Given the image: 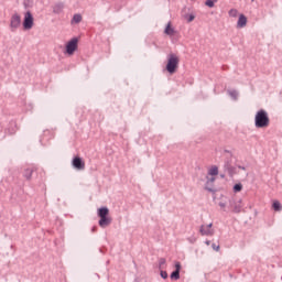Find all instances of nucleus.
<instances>
[{"label": "nucleus", "mask_w": 282, "mask_h": 282, "mask_svg": "<svg viewBox=\"0 0 282 282\" xmlns=\"http://www.w3.org/2000/svg\"><path fill=\"white\" fill-rule=\"evenodd\" d=\"M23 28L24 30H32L34 28V15L30 11L24 13Z\"/></svg>", "instance_id": "3"}, {"label": "nucleus", "mask_w": 282, "mask_h": 282, "mask_svg": "<svg viewBox=\"0 0 282 282\" xmlns=\"http://www.w3.org/2000/svg\"><path fill=\"white\" fill-rule=\"evenodd\" d=\"M18 28H21V15L14 13L10 19V30L11 32H15Z\"/></svg>", "instance_id": "5"}, {"label": "nucleus", "mask_w": 282, "mask_h": 282, "mask_svg": "<svg viewBox=\"0 0 282 282\" xmlns=\"http://www.w3.org/2000/svg\"><path fill=\"white\" fill-rule=\"evenodd\" d=\"M242 189H243V185L241 183L234 185V193H240V191Z\"/></svg>", "instance_id": "22"}, {"label": "nucleus", "mask_w": 282, "mask_h": 282, "mask_svg": "<svg viewBox=\"0 0 282 282\" xmlns=\"http://www.w3.org/2000/svg\"><path fill=\"white\" fill-rule=\"evenodd\" d=\"M246 25H248V18H246V15L243 14H240L237 22V28L241 29V28H246Z\"/></svg>", "instance_id": "9"}, {"label": "nucleus", "mask_w": 282, "mask_h": 282, "mask_svg": "<svg viewBox=\"0 0 282 282\" xmlns=\"http://www.w3.org/2000/svg\"><path fill=\"white\" fill-rule=\"evenodd\" d=\"M212 248H213V250H215L216 252H219V245L213 243V245H212Z\"/></svg>", "instance_id": "28"}, {"label": "nucleus", "mask_w": 282, "mask_h": 282, "mask_svg": "<svg viewBox=\"0 0 282 282\" xmlns=\"http://www.w3.org/2000/svg\"><path fill=\"white\" fill-rule=\"evenodd\" d=\"M188 241H189L191 243H193V242L195 241V239H191V238H189Z\"/></svg>", "instance_id": "33"}, {"label": "nucleus", "mask_w": 282, "mask_h": 282, "mask_svg": "<svg viewBox=\"0 0 282 282\" xmlns=\"http://www.w3.org/2000/svg\"><path fill=\"white\" fill-rule=\"evenodd\" d=\"M208 175H212V176L219 175V167H217V165L212 166L208 170Z\"/></svg>", "instance_id": "16"}, {"label": "nucleus", "mask_w": 282, "mask_h": 282, "mask_svg": "<svg viewBox=\"0 0 282 282\" xmlns=\"http://www.w3.org/2000/svg\"><path fill=\"white\" fill-rule=\"evenodd\" d=\"M273 209L276 212V213H281L282 210V206H281V203L279 200H275L273 202Z\"/></svg>", "instance_id": "19"}, {"label": "nucleus", "mask_w": 282, "mask_h": 282, "mask_svg": "<svg viewBox=\"0 0 282 282\" xmlns=\"http://www.w3.org/2000/svg\"><path fill=\"white\" fill-rule=\"evenodd\" d=\"M182 270V264L180 262H175V271L180 272Z\"/></svg>", "instance_id": "27"}, {"label": "nucleus", "mask_w": 282, "mask_h": 282, "mask_svg": "<svg viewBox=\"0 0 282 282\" xmlns=\"http://www.w3.org/2000/svg\"><path fill=\"white\" fill-rule=\"evenodd\" d=\"M160 275H161V279H169V273H166V271H161Z\"/></svg>", "instance_id": "26"}, {"label": "nucleus", "mask_w": 282, "mask_h": 282, "mask_svg": "<svg viewBox=\"0 0 282 282\" xmlns=\"http://www.w3.org/2000/svg\"><path fill=\"white\" fill-rule=\"evenodd\" d=\"M199 232H200V235H203V237H213V235H214L213 223H210L208 225H202Z\"/></svg>", "instance_id": "7"}, {"label": "nucleus", "mask_w": 282, "mask_h": 282, "mask_svg": "<svg viewBox=\"0 0 282 282\" xmlns=\"http://www.w3.org/2000/svg\"><path fill=\"white\" fill-rule=\"evenodd\" d=\"M224 170L226 171V173H228L230 177L235 175V166H232V164H230L229 161L225 162Z\"/></svg>", "instance_id": "10"}, {"label": "nucleus", "mask_w": 282, "mask_h": 282, "mask_svg": "<svg viewBox=\"0 0 282 282\" xmlns=\"http://www.w3.org/2000/svg\"><path fill=\"white\" fill-rule=\"evenodd\" d=\"M177 65H180V58L176 57L175 54H170L167 59L166 69L169 74H175V70L177 69Z\"/></svg>", "instance_id": "2"}, {"label": "nucleus", "mask_w": 282, "mask_h": 282, "mask_svg": "<svg viewBox=\"0 0 282 282\" xmlns=\"http://www.w3.org/2000/svg\"><path fill=\"white\" fill-rule=\"evenodd\" d=\"M83 21V15L77 13L73 15L72 23H80Z\"/></svg>", "instance_id": "17"}, {"label": "nucleus", "mask_w": 282, "mask_h": 282, "mask_svg": "<svg viewBox=\"0 0 282 282\" xmlns=\"http://www.w3.org/2000/svg\"><path fill=\"white\" fill-rule=\"evenodd\" d=\"M188 23H191L192 21H195V15L191 14L189 18L187 19Z\"/></svg>", "instance_id": "29"}, {"label": "nucleus", "mask_w": 282, "mask_h": 282, "mask_svg": "<svg viewBox=\"0 0 282 282\" xmlns=\"http://www.w3.org/2000/svg\"><path fill=\"white\" fill-rule=\"evenodd\" d=\"M217 1L219 0H206L205 6H207V8H215V4L217 3Z\"/></svg>", "instance_id": "20"}, {"label": "nucleus", "mask_w": 282, "mask_h": 282, "mask_svg": "<svg viewBox=\"0 0 282 282\" xmlns=\"http://www.w3.org/2000/svg\"><path fill=\"white\" fill-rule=\"evenodd\" d=\"M228 94H229L230 98H232V100H238L239 91H237V90H228Z\"/></svg>", "instance_id": "18"}, {"label": "nucleus", "mask_w": 282, "mask_h": 282, "mask_svg": "<svg viewBox=\"0 0 282 282\" xmlns=\"http://www.w3.org/2000/svg\"><path fill=\"white\" fill-rule=\"evenodd\" d=\"M237 14H238V11H237V9H231V10H229V17H237Z\"/></svg>", "instance_id": "24"}, {"label": "nucleus", "mask_w": 282, "mask_h": 282, "mask_svg": "<svg viewBox=\"0 0 282 282\" xmlns=\"http://www.w3.org/2000/svg\"><path fill=\"white\" fill-rule=\"evenodd\" d=\"M238 167L241 169V171H246L245 166L239 165Z\"/></svg>", "instance_id": "31"}, {"label": "nucleus", "mask_w": 282, "mask_h": 282, "mask_svg": "<svg viewBox=\"0 0 282 282\" xmlns=\"http://www.w3.org/2000/svg\"><path fill=\"white\" fill-rule=\"evenodd\" d=\"M170 278L174 281H178L180 279V271H173L170 275Z\"/></svg>", "instance_id": "23"}, {"label": "nucleus", "mask_w": 282, "mask_h": 282, "mask_svg": "<svg viewBox=\"0 0 282 282\" xmlns=\"http://www.w3.org/2000/svg\"><path fill=\"white\" fill-rule=\"evenodd\" d=\"M162 265H166V259L160 258L159 260V268H162Z\"/></svg>", "instance_id": "25"}, {"label": "nucleus", "mask_w": 282, "mask_h": 282, "mask_svg": "<svg viewBox=\"0 0 282 282\" xmlns=\"http://www.w3.org/2000/svg\"><path fill=\"white\" fill-rule=\"evenodd\" d=\"M73 166L77 171H85V162H83V159H80V156H76L73 159Z\"/></svg>", "instance_id": "8"}, {"label": "nucleus", "mask_w": 282, "mask_h": 282, "mask_svg": "<svg viewBox=\"0 0 282 282\" xmlns=\"http://www.w3.org/2000/svg\"><path fill=\"white\" fill-rule=\"evenodd\" d=\"M254 127L256 129H265L270 127V117L268 116V111L260 109L254 117Z\"/></svg>", "instance_id": "1"}, {"label": "nucleus", "mask_w": 282, "mask_h": 282, "mask_svg": "<svg viewBox=\"0 0 282 282\" xmlns=\"http://www.w3.org/2000/svg\"><path fill=\"white\" fill-rule=\"evenodd\" d=\"M220 177H226V175L221 174Z\"/></svg>", "instance_id": "34"}, {"label": "nucleus", "mask_w": 282, "mask_h": 282, "mask_svg": "<svg viewBox=\"0 0 282 282\" xmlns=\"http://www.w3.org/2000/svg\"><path fill=\"white\" fill-rule=\"evenodd\" d=\"M164 32H165V34H166L167 36H174V35H175V29H173V28L171 26V22L167 23V25H166Z\"/></svg>", "instance_id": "14"}, {"label": "nucleus", "mask_w": 282, "mask_h": 282, "mask_svg": "<svg viewBox=\"0 0 282 282\" xmlns=\"http://www.w3.org/2000/svg\"><path fill=\"white\" fill-rule=\"evenodd\" d=\"M109 215V208L101 207L98 209V217H108Z\"/></svg>", "instance_id": "15"}, {"label": "nucleus", "mask_w": 282, "mask_h": 282, "mask_svg": "<svg viewBox=\"0 0 282 282\" xmlns=\"http://www.w3.org/2000/svg\"><path fill=\"white\" fill-rule=\"evenodd\" d=\"M65 8V4L63 2H59L53 7L54 14H61Z\"/></svg>", "instance_id": "13"}, {"label": "nucleus", "mask_w": 282, "mask_h": 282, "mask_svg": "<svg viewBox=\"0 0 282 282\" xmlns=\"http://www.w3.org/2000/svg\"><path fill=\"white\" fill-rule=\"evenodd\" d=\"M215 176L208 177L207 176V182L205 184V191H208V193H215V188L208 186V184H215Z\"/></svg>", "instance_id": "11"}, {"label": "nucleus", "mask_w": 282, "mask_h": 282, "mask_svg": "<svg viewBox=\"0 0 282 282\" xmlns=\"http://www.w3.org/2000/svg\"><path fill=\"white\" fill-rule=\"evenodd\" d=\"M78 50V39L74 37L66 44V54L72 56Z\"/></svg>", "instance_id": "6"}, {"label": "nucleus", "mask_w": 282, "mask_h": 282, "mask_svg": "<svg viewBox=\"0 0 282 282\" xmlns=\"http://www.w3.org/2000/svg\"><path fill=\"white\" fill-rule=\"evenodd\" d=\"M208 186H210L213 188V184H208Z\"/></svg>", "instance_id": "35"}, {"label": "nucleus", "mask_w": 282, "mask_h": 282, "mask_svg": "<svg viewBox=\"0 0 282 282\" xmlns=\"http://www.w3.org/2000/svg\"><path fill=\"white\" fill-rule=\"evenodd\" d=\"M218 206H220V208H226V203H219Z\"/></svg>", "instance_id": "30"}, {"label": "nucleus", "mask_w": 282, "mask_h": 282, "mask_svg": "<svg viewBox=\"0 0 282 282\" xmlns=\"http://www.w3.org/2000/svg\"><path fill=\"white\" fill-rule=\"evenodd\" d=\"M109 224H111V218H109L108 216L100 217L99 226L101 228H106V226H109Z\"/></svg>", "instance_id": "12"}, {"label": "nucleus", "mask_w": 282, "mask_h": 282, "mask_svg": "<svg viewBox=\"0 0 282 282\" xmlns=\"http://www.w3.org/2000/svg\"><path fill=\"white\" fill-rule=\"evenodd\" d=\"M229 208L231 212L238 214L241 213L243 205H241V199L230 198Z\"/></svg>", "instance_id": "4"}, {"label": "nucleus", "mask_w": 282, "mask_h": 282, "mask_svg": "<svg viewBox=\"0 0 282 282\" xmlns=\"http://www.w3.org/2000/svg\"><path fill=\"white\" fill-rule=\"evenodd\" d=\"M32 173H34V171H33L32 169H26V170L24 171V177H25L26 180H30V178L32 177Z\"/></svg>", "instance_id": "21"}, {"label": "nucleus", "mask_w": 282, "mask_h": 282, "mask_svg": "<svg viewBox=\"0 0 282 282\" xmlns=\"http://www.w3.org/2000/svg\"><path fill=\"white\" fill-rule=\"evenodd\" d=\"M205 243H206V246H209L210 240H206Z\"/></svg>", "instance_id": "32"}]
</instances>
